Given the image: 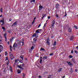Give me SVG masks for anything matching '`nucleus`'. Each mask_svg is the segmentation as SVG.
Segmentation results:
<instances>
[{
  "instance_id": "1",
  "label": "nucleus",
  "mask_w": 78,
  "mask_h": 78,
  "mask_svg": "<svg viewBox=\"0 0 78 78\" xmlns=\"http://www.w3.org/2000/svg\"><path fill=\"white\" fill-rule=\"evenodd\" d=\"M55 20H53L52 23L51 24V28H53L54 27V25H55Z\"/></svg>"
},
{
  "instance_id": "2",
  "label": "nucleus",
  "mask_w": 78,
  "mask_h": 78,
  "mask_svg": "<svg viewBox=\"0 0 78 78\" xmlns=\"http://www.w3.org/2000/svg\"><path fill=\"white\" fill-rule=\"evenodd\" d=\"M17 21L15 22L12 25V27H15V26L17 25Z\"/></svg>"
},
{
  "instance_id": "3",
  "label": "nucleus",
  "mask_w": 78,
  "mask_h": 78,
  "mask_svg": "<svg viewBox=\"0 0 78 78\" xmlns=\"http://www.w3.org/2000/svg\"><path fill=\"white\" fill-rule=\"evenodd\" d=\"M10 59H14L15 58V57H14V56L12 55V54H11L10 55Z\"/></svg>"
},
{
  "instance_id": "4",
  "label": "nucleus",
  "mask_w": 78,
  "mask_h": 78,
  "mask_svg": "<svg viewBox=\"0 0 78 78\" xmlns=\"http://www.w3.org/2000/svg\"><path fill=\"white\" fill-rule=\"evenodd\" d=\"M18 46L17 44L16 43H14L13 45V48H15L16 47H17Z\"/></svg>"
},
{
  "instance_id": "5",
  "label": "nucleus",
  "mask_w": 78,
  "mask_h": 78,
  "mask_svg": "<svg viewBox=\"0 0 78 78\" xmlns=\"http://www.w3.org/2000/svg\"><path fill=\"white\" fill-rule=\"evenodd\" d=\"M33 41L34 42V43H36V41H37V37H36L34 38Z\"/></svg>"
},
{
  "instance_id": "6",
  "label": "nucleus",
  "mask_w": 78,
  "mask_h": 78,
  "mask_svg": "<svg viewBox=\"0 0 78 78\" xmlns=\"http://www.w3.org/2000/svg\"><path fill=\"white\" fill-rule=\"evenodd\" d=\"M67 63H68V65L69 66H72V63L70 62H68V61H67Z\"/></svg>"
},
{
  "instance_id": "7",
  "label": "nucleus",
  "mask_w": 78,
  "mask_h": 78,
  "mask_svg": "<svg viewBox=\"0 0 78 78\" xmlns=\"http://www.w3.org/2000/svg\"><path fill=\"white\" fill-rule=\"evenodd\" d=\"M5 60H6V61L8 60V61L7 62V64L8 65V64H9V60H8V59H6Z\"/></svg>"
},
{
  "instance_id": "8",
  "label": "nucleus",
  "mask_w": 78,
  "mask_h": 78,
  "mask_svg": "<svg viewBox=\"0 0 78 78\" xmlns=\"http://www.w3.org/2000/svg\"><path fill=\"white\" fill-rule=\"evenodd\" d=\"M20 62V63H23V59H21L19 61Z\"/></svg>"
},
{
  "instance_id": "9",
  "label": "nucleus",
  "mask_w": 78,
  "mask_h": 78,
  "mask_svg": "<svg viewBox=\"0 0 78 78\" xmlns=\"http://www.w3.org/2000/svg\"><path fill=\"white\" fill-rule=\"evenodd\" d=\"M42 16L43 17L42 18V19H44V17H45L46 16V14L44 15L43 14Z\"/></svg>"
},
{
  "instance_id": "10",
  "label": "nucleus",
  "mask_w": 78,
  "mask_h": 78,
  "mask_svg": "<svg viewBox=\"0 0 78 78\" xmlns=\"http://www.w3.org/2000/svg\"><path fill=\"white\" fill-rule=\"evenodd\" d=\"M73 38H74L73 36H72L70 39V41H72Z\"/></svg>"
},
{
  "instance_id": "11",
  "label": "nucleus",
  "mask_w": 78,
  "mask_h": 78,
  "mask_svg": "<svg viewBox=\"0 0 78 78\" xmlns=\"http://www.w3.org/2000/svg\"><path fill=\"white\" fill-rule=\"evenodd\" d=\"M68 31L69 32H70V33H71L72 31V30H71V29H70L69 28H68Z\"/></svg>"
},
{
  "instance_id": "12",
  "label": "nucleus",
  "mask_w": 78,
  "mask_h": 78,
  "mask_svg": "<svg viewBox=\"0 0 78 78\" xmlns=\"http://www.w3.org/2000/svg\"><path fill=\"white\" fill-rule=\"evenodd\" d=\"M17 72L18 73H20V69H18Z\"/></svg>"
},
{
  "instance_id": "13",
  "label": "nucleus",
  "mask_w": 78,
  "mask_h": 78,
  "mask_svg": "<svg viewBox=\"0 0 78 78\" xmlns=\"http://www.w3.org/2000/svg\"><path fill=\"white\" fill-rule=\"evenodd\" d=\"M69 72H71V73H73V69H72V68H71V69H70Z\"/></svg>"
},
{
  "instance_id": "14",
  "label": "nucleus",
  "mask_w": 78,
  "mask_h": 78,
  "mask_svg": "<svg viewBox=\"0 0 78 78\" xmlns=\"http://www.w3.org/2000/svg\"><path fill=\"white\" fill-rule=\"evenodd\" d=\"M55 6L57 8H59V5L56 4L55 5Z\"/></svg>"
},
{
  "instance_id": "15",
  "label": "nucleus",
  "mask_w": 78,
  "mask_h": 78,
  "mask_svg": "<svg viewBox=\"0 0 78 78\" xmlns=\"http://www.w3.org/2000/svg\"><path fill=\"white\" fill-rule=\"evenodd\" d=\"M39 8L40 9H42L43 8V6L41 5H40L39 6Z\"/></svg>"
},
{
  "instance_id": "16",
  "label": "nucleus",
  "mask_w": 78,
  "mask_h": 78,
  "mask_svg": "<svg viewBox=\"0 0 78 78\" xmlns=\"http://www.w3.org/2000/svg\"><path fill=\"white\" fill-rule=\"evenodd\" d=\"M53 45H56V41H55L54 42Z\"/></svg>"
},
{
  "instance_id": "17",
  "label": "nucleus",
  "mask_w": 78,
  "mask_h": 78,
  "mask_svg": "<svg viewBox=\"0 0 78 78\" xmlns=\"http://www.w3.org/2000/svg\"><path fill=\"white\" fill-rule=\"evenodd\" d=\"M51 49L52 50H55V49H56V47H54L53 48H52Z\"/></svg>"
},
{
  "instance_id": "18",
  "label": "nucleus",
  "mask_w": 78,
  "mask_h": 78,
  "mask_svg": "<svg viewBox=\"0 0 78 78\" xmlns=\"http://www.w3.org/2000/svg\"><path fill=\"white\" fill-rule=\"evenodd\" d=\"M62 69V68H60L58 70V72H61V71Z\"/></svg>"
},
{
  "instance_id": "19",
  "label": "nucleus",
  "mask_w": 78,
  "mask_h": 78,
  "mask_svg": "<svg viewBox=\"0 0 78 78\" xmlns=\"http://www.w3.org/2000/svg\"><path fill=\"white\" fill-rule=\"evenodd\" d=\"M9 68H10V71L11 72H12V67H11V66H10L9 67Z\"/></svg>"
},
{
  "instance_id": "20",
  "label": "nucleus",
  "mask_w": 78,
  "mask_h": 78,
  "mask_svg": "<svg viewBox=\"0 0 78 78\" xmlns=\"http://www.w3.org/2000/svg\"><path fill=\"white\" fill-rule=\"evenodd\" d=\"M31 3H32V2H35V0H30Z\"/></svg>"
},
{
  "instance_id": "21",
  "label": "nucleus",
  "mask_w": 78,
  "mask_h": 78,
  "mask_svg": "<svg viewBox=\"0 0 78 78\" xmlns=\"http://www.w3.org/2000/svg\"><path fill=\"white\" fill-rule=\"evenodd\" d=\"M19 61V59H16L15 60V63H16V62H17Z\"/></svg>"
},
{
  "instance_id": "22",
  "label": "nucleus",
  "mask_w": 78,
  "mask_h": 78,
  "mask_svg": "<svg viewBox=\"0 0 78 78\" xmlns=\"http://www.w3.org/2000/svg\"><path fill=\"white\" fill-rule=\"evenodd\" d=\"M38 68H39V69H42L43 68V66H41L40 67L39 66H38Z\"/></svg>"
},
{
  "instance_id": "23",
  "label": "nucleus",
  "mask_w": 78,
  "mask_h": 78,
  "mask_svg": "<svg viewBox=\"0 0 78 78\" xmlns=\"http://www.w3.org/2000/svg\"><path fill=\"white\" fill-rule=\"evenodd\" d=\"M47 57L46 56H44L43 57V59H47Z\"/></svg>"
},
{
  "instance_id": "24",
  "label": "nucleus",
  "mask_w": 78,
  "mask_h": 78,
  "mask_svg": "<svg viewBox=\"0 0 78 78\" xmlns=\"http://www.w3.org/2000/svg\"><path fill=\"white\" fill-rule=\"evenodd\" d=\"M33 49H34V46H32L31 47V50H33Z\"/></svg>"
},
{
  "instance_id": "25",
  "label": "nucleus",
  "mask_w": 78,
  "mask_h": 78,
  "mask_svg": "<svg viewBox=\"0 0 78 78\" xmlns=\"http://www.w3.org/2000/svg\"><path fill=\"white\" fill-rule=\"evenodd\" d=\"M25 74H24V73H23V78L24 77H25Z\"/></svg>"
},
{
  "instance_id": "26",
  "label": "nucleus",
  "mask_w": 78,
  "mask_h": 78,
  "mask_svg": "<svg viewBox=\"0 0 78 78\" xmlns=\"http://www.w3.org/2000/svg\"><path fill=\"white\" fill-rule=\"evenodd\" d=\"M20 58H21V59H23V55H21L20 56Z\"/></svg>"
},
{
  "instance_id": "27",
  "label": "nucleus",
  "mask_w": 78,
  "mask_h": 78,
  "mask_svg": "<svg viewBox=\"0 0 78 78\" xmlns=\"http://www.w3.org/2000/svg\"><path fill=\"white\" fill-rule=\"evenodd\" d=\"M36 33H39L40 32L38 29L36 31Z\"/></svg>"
},
{
  "instance_id": "28",
  "label": "nucleus",
  "mask_w": 78,
  "mask_h": 78,
  "mask_svg": "<svg viewBox=\"0 0 78 78\" xmlns=\"http://www.w3.org/2000/svg\"><path fill=\"white\" fill-rule=\"evenodd\" d=\"M0 11H1V12H3V9H2V8H1L0 9Z\"/></svg>"
},
{
  "instance_id": "29",
  "label": "nucleus",
  "mask_w": 78,
  "mask_h": 78,
  "mask_svg": "<svg viewBox=\"0 0 78 78\" xmlns=\"http://www.w3.org/2000/svg\"><path fill=\"white\" fill-rule=\"evenodd\" d=\"M40 62L41 64H42V59H41Z\"/></svg>"
},
{
  "instance_id": "30",
  "label": "nucleus",
  "mask_w": 78,
  "mask_h": 78,
  "mask_svg": "<svg viewBox=\"0 0 78 78\" xmlns=\"http://www.w3.org/2000/svg\"><path fill=\"white\" fill-rule=\"evenodd\" d=\"M74 27L76 28V29H78V27H77V26L74 25Z\"/></svg>"
},
{
  "instance_id": "31",
  "label": "nucleus",
  "mask_w": 78,
  "mask_h": 78,
  "mask_svg": "<svg viewBox=\"0 0 78 78\" xmlns=\"http://www.w3.org/2000/svg\"><path fill=\"white\" fill-rule=\"evenodd\" d=\"M46 42H47V43L48 45H49V41H48V40H47Z\"/></svg>"
},
{
  "instance_id": "32",
  "label": "nucleus",
  "mask_w": 78,
  "mask_h": 78,
  "mask_svg": "<svg viewBox=\"0 0 78 78\" xmlns=\"http://www.w3.org/2000/svg\"><path fill=\"white\" fill-rule=\"evenodd\" d=\"M69 58H73V56L72 55H70L69 56Z\"/></svg>"
},
{
  "instance_id": "33",
  "label": "nucleus",
  "mask_w": 78,
  "mask_h": 78,
  "mask_svg": "<svg viewBox=\"0 0 78 78\" xmlns=\"http://www.w3.org/2000/svg\"><path fill=\"white\" fill-rule=\"evenodd\" d=\"M36 34H34L33 35V36L34 37H36Z\"/></svg>"
},
{
  "instance_id": "34",
  "label": "nucleus",
  "mask_w": 78,
  "mask_h": 78,
  "mask_svg": "<svg viewBox=\"0 0 78 78\" xmlns=\"http://www.w3.org/2000/svg\"><path fill=\"white\" fill-rule=\"evenodd\" d=\"M74 52H75V53H76V54H77V53H78V51H76V50H74Z\"/></svg>"
},
{
  "instance_id": "35",
  "label": "nucleus",
  "mask_w": 78,
  "mask_h": 78,
  "mask_svg": "<svg viewBox=\"0 0 78 78\" xmlns=\"http://www.w3.org/2000/svg\"><path fill=\"white\" fill-rule=\"evenodd\" d=\"M0 22H2V23H4V22L3 21V20H1L0 21Z\"/></svg>"
},
{
  "instance_id": "36",
  "label": "nucleus",
  "mask_w": 78,
  "mask_h": 78,
  "mask_svg": "<svg viewBox=\"0 0 78 78\" xmlns=\"http://www.w3.org/2000/svg\"><path fill=\"white\" fill-rule=\"evenodd\" d=\"M51 75H49V76H48V78H51Z\"/></svg>"
},
{
  "instance_id": "37",
  "label": "nucleus",
  "mask_w": 78,
  "mask_h": 78,
  "mask_svg": "<svg viewBox=\"0 0 78 78\" xmlns=\"http://www.w3.org/2000/svg\"><path fill=\"white\" fill-rule=\"evenodd\" d=\"M18 68H19V69H22V66H19Z\"/></svg>"
},
{
  "instance_id": "38",
  "label": "nucleus",
  "mask_w": 78,
  "mask_h": 78,
  "mask_svg": "<svg viewBox=\"0 0 78 78\" xmlns=\"http://www.w3.org/2000/svg\"><path fill=\"white\" fill-rule=\"evenodd\" d=\"M22 46H23V45H24V42H23V41L22 42Z\"/></svg>"
},
{
  "instance_id": "39",
  "label": "nucleus",
  "mask_w": 78,
  "mask_h": 78,
  "mask_svg": "<svg viewBox=\"0 0 78 78\" xmlns=\"http://www.w3.org/2000/svg\"><path fill=\"white\" fill-rule=\"evenodd\" d=\"M34 20L33 22H32V25H33V24H34Z\"/></svg>"
},
{
  "instance_id": "40",
  "label": "nucleus",
  "mask_w": 78,
  "mask_h": 78,
  "mask_svg": "<svg viewBox=\"0 0 78 78\" xmlns=\"http://www.w3.org/2000/svg\"><path fill=\"white\" fill-rule=\"evenodd\" d=\"M2 30H5V27H2Z\"/></svg>"
},
{
  "instance_id": "41",
  "label": "nucleus",
  "mask_w": 78,
  "mask_h": 78,
  "mask_svg": "<svg viewBox=\"0 0 78 78\" xmlns=\"http://www.w3.org/2000/svg\"><path fill=\"white\" fill-rule=\"evenodd\" d=\"M41 50H43V51H44V49H43V48H41Z\"/></svg>"
},
{
  "instance_id": "42",
  "label": "nucleus",
  "mask_w": 78,
  "mask_h": 78,
  "mask_svg": "<svg viewBox=\"0 0 78 78\" xmlns=\"http://www.w3.org/2000/svg\"><path fill=\"white\" fill-rule=\"evenodd\" d=\"M6 70V68H5L4 69V71H3V72L4 73H5V71Z\"/></svg>"
},
{
  "instance_id": "43",
  "label": "nucleus",
  "mask_w": 78,
  "mask_h": 78,
  "mask_svg": "<svg viewBox=\"0 0 78 78\" xmlns=\"http://www.w3.org/2000/svg\"><path fill=\"white\" fill-rule=\"evenodd\" d=\"M50 56H52V55H53V53H51L50 54Z\"/></svg>"
},
{
  "instance_id": "44",
  "label": "nucleus",
  "mask_w": 78,
  "mask_h": 78,
  "mask_svg": "<svg viewBox=\"0 0 78 78\" xmlns=\"http://www.w3.org/2000/svg\"><path fill=\"white\" fill-rule=\"evenodd\" d=\"M51 18V17L50 16H48V19H50V18Z\"/></svg>"
},
{
  "instance_id": "45",
  "label": "nucleus",
  "mask_w": 78,
  "mask_h": 78,
  "mask_svg": "<svg viewBox=\"0 0 78 78\" xmlns=\"http://www.w3.org/2000/svg\"><path fill=\"white\" fill-rule=\"evenodd\" d=\"M47 24V23H45V24L44 25V27H45V26H46V25Z\"/></svg>"
},
{
  "instance_id": "46",
  "label": "nucleus",
  "mask_w": 78,
  "mask_h": 78,
  "mask_svg": "<svg viewBox=\"0 0 78 78\" xmlns=\"http://www.w3.org/2000/svg\"><path fill=\"white\" fill-rule=\"evenodd\" d=\"M7 54H8V53H7V52L6 51L5 52V56H6L7 55Z\"/></svg>"
},
{
  "instance_id": "47",
  "label": "nucleus",
  "mask_w": 78,
  "mask_h": 78,
  "mask_svg": "<svg viewBox=\"0 0 78 78\" xmlns=\"http://www.w3.org/2000/svg\"><path fill=\"white\" fill-rule=\"evenodd\" d=\"M55 16H56V17H59V16H58V15H57V14H56L55 15Z\"/></svg>"
},
{
  "instance_id": "48",
  "label": "nucleus",
  "mask_w": 78,
  "mask_h": 78,
  "mask_svg": "<svg viewBox=\"0 0 78 78\" xmlns=\"http://www.w3.org/2000/svg\"><path fill=\"white\" fill-rule=\"evenodd\" d=\"M24 65H25V64L24 63H23L22 65V66H23V67H24Z\"/></svg>"
},
{
  "instance_id": "49",
  "label": "nucleus",
  "mask_w": 78,
  "mask_h": 78,
  "mask_svg": "<svg viewBox=\"0 0 78 78\" xmlns=\"http://www.w3.org/2000/svg\"><path fill=\"white\" fill-rule=\"evenodd\" d=\"M2 40H0V44H1V43H2Z\"/></svg>"
},
{
  "instance_id": "50",
  "label": "nucleus",
  "mask_w": 78,
  "mask_h": 78,
  "mask_svg": "<svg viewBox=\"0 0 78 78\" xmlns=\"http://www.w3.org/2000/svg\"><path fill=\"white\" fill-rule=\"evenodd\" d=\"M4 48H3V47H2V48H1V50H3V49Z\"/></svg>"
},
{
  "instance_id": "51",
  "label": "nucleus",
  "mask_w": 78,
  "mask_h": 78,
  "mask_svg": "<svg viewBox=\"0 0 78 78\" xmlns=\"http://www.w3.org/2000/svg\"><path fill=\"white\" fill-rule=\"evenodd\" d=\"M4 36L5 39H6V36L5 35H4Z\"/></svg>"
},
{
  "instance_id": "52",
  "label": "nucleus",
  "mask_w": 78,
  "mask_h": 78,
  "mask_svg": "<svg viewBox=\"0 0 78 78\" xmlns=\"http://www.w3.org/2000/svg\"><path fill=\"white\" fill-rule=\"evenodd\" d=\"M71 53L73 54V50H72L71 51Z\"/></svg>"
},
{
  "instance_id": "53",
  "label": "nucleus",
  "mask_w": 78,
  "mask_h": 78,
  "mask_svg": "<svg viewBox=\"0 0 78 78\" xmlns=\"http://www.w3.org/2000/svg\"><path fill=\"white\" fill-rule=\"evenodd\" d=\"M11 20H12V19H11V18H10V19H9V21L10 22H11Z\"/></svg>"
},
{
  "instance_id": "54",
  "label": "nucleus",
  "mask_w": 78,
  "mask_h": 78,
  "mask_svg": "<svg viewBox=\"0 0 78 78\" xmlns=\"http://www.w3.org/2000/svg\"><path fill=\"white\" fill-rule=\"evenodd\" d=\"M41 24H40L38 26V28L40 27H41Z\"/></svg>"
},
{
  "instance_id": "55",
  "label": "nucleus",
  "mask_w": 78,
  "mask_h": 78,
  "mask_svg": "<svg viewBox=\"0 0 78 78\" xmlns=\"http://www.w3.org/2000/svg\"><path fill=\"white\" fill-rule=\"evenodd\" d=\"M72 61L73 62H74V60L73 59H72Z\"/></svg>"
},
{
  "instance_id": "56",
  "label": "nucleus",
  "mask_w": 78,
  "mask_h": 78,
  "mask_svg": "<svg viewBox=\"0 0 78 78\" xmlns=\"http://www.w3.org/2000/svg\"><path fill=\"white\" fill-rule=\"evenodd\" d=\"M75 71L76 72H78V70L75 69Z\"/></svg>"
},
{
  "instance_id": "57",
  "label": "nucleus",
  "mask_w": 78,
  "mask_h": 78,
  "mask_svg": "<svg viewBox=\"0 0 78 78\" xmlns=\"http://www.w3.org/2000/svg\"><path fill=\"white\" fill-rule=\"evenodd\" d=\"M38 31H41L42 29H38Z\"/></svg>"
},
{
  "instance_id": "58",
  "label": "nucleus",
  "mask_w": 78,
  "mask_h": 78,
  "mask_svg": "<svg viewBox=\"0 0 78 78\" xmlns=\"http://www.w3.org/2000/svg\"><path fill=\"white\" fill-rule=\"evenodd\" d=\"M12 41V39H11L10 40V42H11Z\"/></svg>"
},
{
  "instance_id": "59",
  "label": "nucleus",
  "mask_w": 78,
  "mask_h": 78,
  "mask_svg": "<svg viewBox=\"0 0 78 78\" xmlns=\"http://www.w3.org/2000/svg\"><path fill=\"white\" fill-rule=\"evenodd\" d=\"M22 42V41H19V42H18V43L19 44L20 43V42Z\"/></svg>"
},
{
  "instance_id": "60",
  "label": "nucleus",
  "mask_w": 78,
  "mask_h": 78,
  "mask_svg": "<svg viewBox=\"0 0 78 78\" xmlns=\"http://www.w3.org/2000/svg\"><path fill=\"white\" fill-rule=\"evenodd\" d=\"M38 77L39 78H41V76H38Z\"/></svg>"
},
{
  "instance_id": "61",
  "label": "nucleus",
  "mask_w": 78,
  "mask_h": 78,
  "mask_svg": "<svg viewBox=\"0 0 78 78\" xmlns=\"http://www.w3.org/2000/svg\"><path fill=\"white\" fill-rule=\"evenodd\" d=\"M10 49L11 51H12V49L11 48H10Z\"/></svg>"
},
{
  "instance_id": "62",
  "label": "nucleus",
  "mask_w": 78,
  "mask_h": 78,
  "mask_svg": "<svg viewBox=\"0 0 78 78\" xmlns=\"http://www.w3.org/2000/svg\"><path fill=\"white\" fill-rule=\"evenodd\" d=\"M0 17H2V15H1L0 16Z\"/></svg>"
},
{
  "instance_id": "63",
  "label": "nucleus",
  "mask_w": 78,
  "mask_h": 78,
  "mask_svg": "<svg viewBox=\"0 0 78 78\" xmlns=\"http://www.w3.org/2000/svg\"><path fill=\"white\" fill-rule=\"evenodd\" d=\"M10 48H12V46L10 45Z\"/></svg>"
},
{
  "instance_id": "64",
  "label": "nucleus",
  "mask_w": 78,
  "mask_h": 78,
  "mask_svg": "<svg viewBox=\"0 0 78 78\" xmlns=\"http://www.w3.org/2000/svg\"><path fill=\"white\" fill-rule=\"evenodd\" d=\"M76 48H77V49L78 48V46H76Z\"/></svg>"
}]
</instances>
